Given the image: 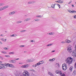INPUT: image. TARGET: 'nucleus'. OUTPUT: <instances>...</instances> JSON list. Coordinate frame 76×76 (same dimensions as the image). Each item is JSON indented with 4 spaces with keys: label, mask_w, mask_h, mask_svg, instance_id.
Masks as SVG:
<instances>
[{
    "label": "nucleus",
    "mask_w": 76,
    "mask_h": 76,
    "mask_svg": "<svg viewBox=\"0 0 76 76\" xmlns=\"http://www.w3.org/2000/svg\"><path fill=\"white\" fill-rule=\"evenodd\" d=\"M30 74L28 71L24 70L23 73V75H21L20 76H30Z\"/></svg>",
    "instance_id": "f03ea898"
},
{
    "label": "nucleus",
    "mask_w": 76,
    "mask_h": 76,
    "mask_svg": "<svg viewBox=\"0 0 76 76\" xmlns=\"http://www.w3.org/2000/svg\"><path fill=\"white\" fill-rule=\"evenodd\" d=\"M72 3V1H70L69 3L68 4H70Z\"/></svg>",
    "instance_id": "603ef678"
},
{
    "label": "nucleus",
    "mask_w": 76,
    "mask_h": 76,
    "mask_svg": "<svg viewBox=\"0 0 76 76\" xmlns=\"http://www.w3.org/2000/svg\"><path fill=\"white\" fill-rule=\"evenodd\" d=\"M9 67H11V68H14V67H15V66H14L13 64H9Z\"/></svg>",
    "instance_id": "6ab92c4d"
},
{
    "label": "nucleus",
    "mask_w": 76,
    "mask_h": 76,
    "mask_svg": "<svg viewBox=\"0 0 76 76\" xmlns=\"http://www.w3.org/2000/svg\"><path fill=\"white\" fill-rule=\"evenodd\" d=\"M17 36H18V35H17V34H12V35H10V37H17Z\"/></svg>",
    "instance_id": "aec40b11"
},
{
    "label": "nucleus",
    "mask_w": 76,
    "mask_h": 76,
    "mask_svg": "<svg viewBox=\"0 0 76 76\" xmlns=\"http://www.w3.org/2000/svg\"><path fill=\"white\" fill-rule=\"evenodd\" d=\"M56 3H63L64 1L63 0H59L58 1H55Z\"/></svg>",
    "instance_id": "ddd939ff"
},
{
    "label": "nucleus",
    "mask_w": 76,
    "mask_h": 76,
    "mask_svg": "<svg viewBox=\"0 0 76 76\" xmlns=\"http://www.w3.org/2000/svg\"><path fill=\"white\" fill-rule=\"evenodd\" d=\"M48 35H54V33L53 32H50L48 33Z\"/></svg>",
    "instance_id": "bb28decb"
},
{
    "label": "nucleus",
    "mask_w": 76,
    "mask_h": 76,
    "mask_svg": "<svg viewBox=\"0 0 76 76\" xmlns=\"http://www.w3.org/2000/svg\"><path fill=\"white\" fill-rule=\"evenodd\" d=\"M0 58H1V60H3V57L1 56H0Z\"/></svg>",
    "instance_id": "49530a36"
},
{
    "label": "nucleus",
    "mask_w": 76,
    "mask_h": 76,
    "mask_svg": "<svg viewBox=\"0 0 76 76\" xmlns=\"http://www.w3.org/2000/svg\"><path fill=\"white\" fill-rule=\"evenodd\" d=\"M2 10H3L2 9V8H0V11H2Z\"/></svg>",
    "instance_id": "8fccbe9b"
},
{
    "label": "nucleus",
    "mask_w": 76,
    "mask_h": 76,
    "mask_svg": "<svg viewBox=\"0 0 76 76\" xmlns=\"http://www.w3.org/2000/svg\"><path fill=\"white\" fill-rule=\"evenodd\" d=\"M63 70H66L67 69V64H64L62 65V67Z\"/></svg>",
    "instance_id": "423d86ee"
},
{
    "label": "nucleus",
    "mask_w": 76,
    "mask_h": 76,
    "mask_svg": "<svg viewBox=\"0 0 76 76\" xmlns=\"http://www.w3.org/2000/svg\"><path fill=\"white\" fill-rule=\"evenodd\" d=\"M68 11L70 13H72V11H71L70 10H68Z\"/></svg>",
    "instance_id": "a19ab883"
},
{
    "label": "nucleus",
    "mask_w": 76,
    "mask_h": 76,
    "mask_svg": "<svg viewBox=\"0 0 76 76\" xmlns=\"http://www.w3.org/2000/svg\"><path fill=\"white\" fill-rule=\"evenodd\" d=\"M0 44H3V42H2L0 41Z\"/></svg>",
    "instance_id": "6e6d98bb"
},
{
    "label": "nucleus",
    "mask_w": 76,
    "mask_h": 76,
    "mask_svg": "<svg viewBox=\"0 0 76 76\" xmlns=\"http://www.w3.org/2000/svg\"><path fill=\"white\" fill-rule=\"evenodd\" d=\"M56 4H52V5H51V7H52V8H53V9H54Z\"/></svg>",
    "instance_id": "b1692460"
},
{
    "label": "nucleus",
    "mask_w": 76,
    "mask_h": 76,
    "mask_svg": "<svg viewBox=\"0 0 76 76\" xmlns=\"http://www.w3.org/2000/svg\"><path fill=\"white\" fill-rule=\"evenodd\" d=\"M15 54V53L14 52H10L9 53V54L10 55V54H13L14 55Z\"/></svg>",
    "instance_id": "393cba45"
},
{
    "label": "nucleus",
    "mask_w": 76,
    "mask_h": 76,
    "mask_svg": "<svg viewBox=\"0 0 76 76\" xmlns=\"http://www.w3.org/2000/svg\"><path fill=\"white\" fill-rule=\"evenodd\" d=\"M1 41H3V42H6V40H7V39H4V38H1L0 39Z\"/></svg>",
    "instance_id": "4be33fe9"
},
{
    "label": "nucleus",
    "mask_w": 76,
    "mask_h": 76,
    "mask_svg": "<svg viewBox=\"0 0 76 76\" xmlns=\"http://www.w3.org/2000/svg\"><path fill=\"white\" fill-rule=\"evenodd\" d=\"M48 75H50V76H53V74L51 73L50 72H48Z\"/></svg>",
    "instance_id": "f704fd0d"
},
{
    "label": "nucleus",
    "mask_w": 76,
    "mask_h": 76,
    "mask_svg": "<svg viewBox=\"0 0 76 76\" xmlns=\"http://www.w3.org/2000/svg\"><path fill=\"white\" fill-rule=\"evenodd\" d=\"M34 59H27L26 60V61L27 63H31L35 61Z\"/></svg>",
    "instance_id": "0eeeda50"
},
{
    "label": "nucleus",
    "mask_w": 76,
    "mask_h": 76,
    "mask_svg": "<svg viewBox=\"0 0 76 76\" xmlns=\"http://www.w3.org/2000/svg\"><path fill=\"white\" fill-rule=\"evenodd\" d=\"M55 73L56 74L59 75L60 76L62 74V72L60 70H56L55 71Z\"/></svg>",
    "instance_id": "9d476101"
},
{
    "label": "nucleus",
    "mask_w": 76,
    "mask_h": 76,
    "mask_svg": "<svg viewBox=\"0 0 76 76\" xmlns=\"http://www.w3.org/2000/svg\"><path fill=\"white\" fill-rule=\"evenodd\" d=\"M34 20L36 22H39V21L40 20L39 19L37 18V19H34Z\"/></svg>",
    "instance_id": "c756f323"
},
{
    "label": "nucleus",
    "mask_w": 76,
    "mask_h": 76,
    "mask_svg": "<svg viewBox=\"0 0 76 76\" xmlns=\"http://www.w3.org/2000/svg\"><path fill=\"white\" fill-rule=\"evenodd\" d=\"M61 44H65V43H66V42L64 41H62L61 42Z\"/></svg>",
    "instance_id": "79ce46f5"
},
{
    "label": "nucleus",
    "mask_w": 76,
    "mask_h": 76,
    "mask_svg": "<svg viewBox=\"0 0 76 76\" xmlns=\"http://www.w3.org/2000/svg\"><path fill=\"white\" fill-rule=\"evenodd\" d=\"M3 49L5 50H9V49L7 47H4L3 48Z\"/></svg>",
    "instance_id": "7c9ffc66"
},
{
    "label": "nucleus",
    "mask_w": 76,
    "mask_h": 76,
    "mask_svg": "<svg viewBox=\"0 0 76 76\" xmlns=\"http://www.w3.org/2000/svg\"><path fill=\"white\" fill-rule=\"evenodd\" d=\"M5 32L7 33V31H5Z\"/></svg>",
    "instance_id": "e2e57ef3"
},
{
    "label": "nucleus",
    "mask_w": 76,
    "mask_h": 76,
    "mask_svg": "<svg viewBox=\"0 0 76 76\" xmlns=\"http://www.w3.org/2000/svg\"><path fill=\"white\" fill-rule=\"evenodd\" d=\"M67 51L68 53H69V54H71L72 53V51H72V48L70 47H69L67 48Z\"/></svg>",
    "instance_id": "1a4fd4ad"
},
{
    "label": "nucleus",
    "mask_w": 76,
    "mask_h": 76,
    "mask_svg": "<svg viewBox=\"0 0 76 76\" xmlns=\"http://www.w3.org/2000/svg\"><path fill=\"white\" fill-rule=\"evenodd\" d=\"M5 57H6L9 58V57H10V56L9 55H6L5 56Z\"/></svg>",
    "instance_id": "4c0bfd02"
},
{
    "label": "nucleus",
    "mask_w": 76,
    "mask_h": 76,
    "mask_svg": "<svg viewBox=\"0 0 76 76\" xmlns=\"http://www.w3.org/2000/svg\"><path fill=\"white\" fill-rule=\"evenodd\" d=\"M53 45V44H49L46 45L47 47H50Z\"/></svg>",
    "instance_id": "72a5a7b5"
},
{
    "label": "nucleus",
    "mask_w": 76,
    "mask_h": 76,
    "mask_svg": "<svg viewBox=\"0 0 76 76\" xmlns=\"http://www.w3.org/2000/svg\"><path fill=\"white\" fill-rule=\"evenodd\" d=\"M72 75H74V76H75L76 75V70H74V71L72 73Z\"/></svg>",
    "instance_id": "a878e982"
},
{
    "label": "nucleus",
    "mask_w": 76,
    "mask_h": 76,
    "mask_svg": "<svg viewBox=\"0 0 76 76\" xmlns=\"http://www.w3.org/2000/svg\"><path fill=\"white\" fill-rule=\"evenodd\" d=\"M32 66H33V67H35V65H33Z\"/></svg>",
    "instance_id": "052dcab7"
},
{
    "label": "nucleus",
    "mask_w": 76,
    "mask_h": 76,
    "mask_svg": "<svg viewBox=\"0 0 76 76\" xmlns=\"http://www.w3.org/2000/svg\"><path fill=\"white\" fill-rule=\"evenodd\" d=\"M36 3V2L35 1H31L28 2V4H33V3Z\"/></svg>",
    "instance_id": "4468645a"
},
{
    "label": "nucleus",
    "mask_w": 76,
    "mask_h": 76,
    "mask_svg": "<svg viewBox=\"0 0 76 76\" xmlns=\"http://www.w3.org/2000/svg\"><path fill=\"white\" fill-rule=\"evenodd\" d=\"M31 20V18H27L25 19L24 20V22H27L28 21Z\"/></svg>",
    "instance_id": "2eb2a0df"
},
{
    "label": "nucleus",
    "mask_w": 76,
    "mask_h": 76,
    "mask_svg": "<svg viewBox=\"0 0 76 76\" xmlns=\"http://www.w3.org/2000/svg\"><path fill=\"white\" fill-rule=\"evenodd\" d=\"M24 47H25V45H21L20 46V47L21 48Z\"/></svg>",
    "instance_id": "a18cd8bd"
},
{
    "label": "nucleus",
    "mask_w": 76,
    "mask_h": 76,
    "mask_svg": "<svg viewBox=\"0 0 76 76\" xmlns=\"http://www.w3.org/2000/svg\"><path fill=\"white\" fill-rule=\"evenodd\" d=\"M14 74L15 76H20V73L19 72V71H17L15 72L14 73Z\"/></svg>",
    "instance_id": "9b49d317"
},
{
    "label": "nucleus",
    "mask_w": 76,
    "mask_h": 76,
    "mask_svg": "<svg viewBox=\"0 0 76 76\" xmlns=\"http://www.w3.org/2000/svg\"><path fill=\"white\" fill-rule=\"evenodd\" d=\"M7 67H9V64H5L4 66H0V69H3V68L6 69L7 68Z\"/></svg>",
    "instance_id": "39448f33"
},
{
    "label": "nucleus",
    "mask_w": 76,
    "mask_h": 76,
    "mask_svg": "<svg viewBox=\"0 0 76 76\" xmlns=\"http://www.w3.org/2000/svg\"><path fill=\"white\" fill-rule=\"evenodd\" d=\"M30 42H35V41L34 40H31L30 41Z\"/></svg>",
    "instance_id": "c9c22d12"
},
{
    "label": "nucleus",
    "mask_w": 76,
    "mask_h": 76,
    "mask_svg": "<svg viewBox=\"0 0 76 76\" xmlns=\"http://www.w3.org/2000/svg\"><path fill=\"white\" fill-rule=\"evenodd\" d=\"M16 23L17 24H19V23H22V21L21 20H18L17 21Z\"/></svg>",
    "instance_id": "cd10ccee"
},
{
    "label": "nucleus",
    "mask_w": 76,
    "mask_h": 76,
    "mask_svg": "<svg viewBox=\"0 0 76 76\" xmlns=\"http://www.w3.org/2000/svg\"><path fill=\"white\" fill-rule=\"evenodd\" d=\"M0 19H1V17H0Z\"/></svg>",
    "instance_id": "69168bd1"
},
{
    "label": "nucleus",
    "mask_w": 76,
    "mask_h": 76,
    "mask_svg": "<svg viewBox=\"0 0 76 76\" xmlns=\"http://www.w3.org/2000/svg\"><path fill=\"white\" fill-rule=\"evenodd\" d=\"M75 50H73L72 53V55L74 57H76V45L75 46Z\"/></svg>",
    "instance_id": "7ed1b4c3"
},
{
    "label": "nucleus",
    "mask_w": 76,
    "mask_h": 76,
    "mask_svg": "<svg viewBox=\"0 0 76 76\" xmlns=\"http://www.w3.org/2000/svg\"><path fill=\"white\" fill-rule=\"evenodd\" d=\"M8 7H9V6L8 5L4 6V7H2V10H5V9H7V8H8Z\"/></svg>",
    "instance_id": "f3484780"
},
{
    "label": "nucleus",
    "mask_w": 76,
    "mask_h": 76,
    "mask_svg": "<svg viewBox=\"0 0 76 76\" xmlns=\"http://www.w3.org/2000/svg\"><path fill=\"white\" fill-rule=\"evenodd\" d=\"M10 63H13V64H15L16 63V60H12L11 59L9 61Z\"/></svg>",
    "instance_id": "f8f14e48"
},
{
    "label": "nucleus",
    "mask_w": 76,
    "mask_h": 76,
    "mask_svg": "<svg viewBox=\"0 0 76 76\" xmlns=\"http://www.w3.org/2000/svg\"><path fill=\"white\" fill-rule=\"evenodd\" d=\"M29 66L28 64L23 65L21 66V68H24V69H26L28 68Z\"/></svg>",
    "instance_id": "6e6552de"
},
{
    "label": "nucleus",
    "mask_w": 76,
    "mask_h": 76,
    "mask_svg": "<svg viewBox=\"0 0 76 76\" xmlns=\"http://www.w3.org/2000/svg\"><path fill=\"white\" fill-rule=\"evenodd\" d=\"M73 18H74V19H76V15H74L72 16Z\"/></svg>",
    "instance_id": "e433bc0d"
},
{
    "label": "nucleus",
    "mask_w": 76,
    "mask_h": 76,
    "mask_svg": "<svg viewBox=\"0 0 76 76\" xmlns=\"http://www.w3.org/2000/svg\"><path fill=\"white\" fill-rule=\"evenodd\" d=\"M56 6H58V7L59 9H60L61 8V7H60V5L58 4H56Z\"/></svg>",
    "instance_id": "2f4dec72"
},
{
    "label": "nucleus",
    "mask_w": 76,
    "mask_h": 76,
    "mask_svg": "<svg viewBox=\"0 0 76 76\" xmlns=\"http://www.w3.org/2000/svg\"><path fill=\"white\" fill-rule=\"evenodd\" d=\"M0 35V36H1V37H3L4 36L3 34H1Z\"/></svg>",
    "instance_id": "13d9d810"
},
{
    "label": "nucleus",
    "mask_w": 76,
    "mask_h": 76,
    "mask_svg": "<svg viewBox=\"0 0 76 76\" xmlns=\"http://www.w3.org/2000/svg\"><path fill=\"white\" fill-rule=\"evenodd\" d=\"M4 4L3 3H0V6H3Z\"/></svg>",
    "instance_id": "c03bdc74"
},
{
    "label": "nucleus",
    "mask_w": 76,
    "mask_h": 76,
    "mask_svg": "<svg viewBox=\"0 0 76 76\" xmlns=\"http://www.w3.org/2000/svg\"><path fill=\"white\" fill-rule=\"evenodd\" d=\"M73 67L71 66L69 69V70L70 72H72L73 71Z\"/></svg>",
    "instance_id": "5701e85b"
},
{
    "label": "nucleus",
    "mask_w": 76,
    "mask_h": 76,
    "mask_svg": "<svg viewBox=\"0 0 76 76\" xmlns=\"http://www.w3.org/2000/svg\"><path fill=\"white\" fill-rule=\"evenodd\" d=\"M24 53H27V51H24Z\"/></svg>",
    "instance_id": "bf43d9fd"
},
{
    "label": "nucleus",
    "mask_w": 76,
    "mask_h": 76,
    "mask_svg": "<svg viewBox=\"0 0 76 76\" xmlns=\"http://www.w3.org/2000/svg\"><path fill=\"white\" fill-rule=\"evenodd\" d=\"M65 43H70L72 42V41L69 40L68 39H66L65 40Z\"/></svg>",
    "instance_id": "a211bd4d"
},
{
    "label": "nucleus",
    "mask_w": 76,
    "mask_h": 76,
    "mask_svg": "<svg viewBox=\"0 0 76 76\" xmlns=\"http://www.w3.org/2000/svg\"><path fill=\"white\" fill-rule=\"evenodd\" d=\"M1 53L2 54H7V53L6 51H2Z\"/></svg>",
    "instance_id": "c85d7f7f"
},
{
    "label": "nucleus",
    "mask_w": 76,
    "mask_h": 76,
    "mask_svg": "<svg viewBox=\"0 0 76 76\" xmlns=\"http://www.w3.org/2000/svg\"><path fill=\"white\" fill-rule=\"evenodd\" d=\"M61 76H66L65 74L64 73H62L61 75H60Z\"/></svg>",
    "instance_id": "58836bf2"
},
{
    "label": "nucleus",
    "mask_w": 76,
    "mask_h": 76,
    "mask_svg": "<svg viewBox=\"0 0 76 76\" xmlns=\"http://www.w3.org/2000/svg\"><path fill=\"white\" fill-rule=\"evenodd\" d=\"M44 69V67H42V69Z\"/></svg>",
    "instance_id": "0e129e2a"
},
{
    "label": "nucleus",
    "mask_w": 76,
    "mask_h": 76,
    "mask_svg": "<svg viewBox=\"0 0 76 76\" xmlns=\"http://www.w3.org/2000/svg\"><path fill=\"white\" fill-rule=\"evenodd\" d=\"M19 60V58H15V60Z\"/></svg>",
    "instance_id": "5fc2aeb1"
},
{
    "label": "nucleus",
    "mask_w": 76,
    "mask_h": 76,
    "mask_svg": "<svg viewBox=\"0 0 76 76\" xmlns=\"http://www.w3.org/2000/svg\"><path fill=\"white\" fill-rule=\"evenodd\" d=\"M76 13V11L75 10L72 11V13Z\"/></svg>",
    "instance_id": "37998d69"
},
{
    "label": "nucleus",
    "mask_w": 76,
    "mask_h": 76,
    "mask_svg": "<svg viewBox=\"0 0 76 76\" xmlns=\"http://www.w3.org/2000/svg\"><path fill=\"white\" fill-rule=\"evenodd\" d=\"M55 58H53L52 59H49V61H50V62H53V61H55Z\"/></svg>",
    "instance_id": "412c9836"
},
{
    "label": "nucleus",
    "mask_w": 76,
    "mask_h": 76,
    "mask_svg": "<svg viewBox=\"0 0 76 76\" xmlns=\"http://www.w3.org/2000/svg\"><path fill=\"white\" fill-rule=\"evenodd\" d=\"M56 65L58 66V67H59L60 66V65H59V63H57L56 64Z\"/></svg>",
    "instance_id": "de8ad7c7"
},
{
    "label": "nucleus",
    "mask_w": 76,
    "mask_h": 76,
    "mask_svg": "<svg viewBox=\"0 0 76 76\" xmlns=\"http://www.w3.org/2000/svg\"><path fill=\"white\" fill-rule=\"evenodd\" d=\"M19 64H23V63L22 62H19Z\"/></svg>",
    "instance_id": "09e8293b"
},
{
    "label": "nucleus",
    "mask_w": 76,
    "mask_h": 76,
    "mask_svg": "<svg viewBox=\"0 0 76 76\" xmlns=\"http://www.w3.org/2000/svg\"><path fill=\"white\" fill-rule=\"evenodd\" d=\"M25 31H26V30H23L20 31L21 32H25Z\"/></svg>",
    "instance_id": "ea45409f"
},
{
    "label": "nucleus",
    "mask_w": 76,
    "mask_h": 76,
    "mask_svg": "<svg viewBox=\"0 0 76 76\" xmlns=\"http://www.w3.org/2000/svg\"><path fill=\"white\" fill-rule=\"evenodd\" d=\"M56 51V50H53L51 51V53H54Z\"/></svg>",
    "instance_id": "864d4df0"
},
{
    "label": "nucleus",
    "mask_w": 76,
    "mask_h": 76,
    "mask_svg": "<svg viewBox=\"0 0 76 76\" xmlns=\"http://www.w3.org/2000/svg\"><path fill=\"white\" fill-rule=\"evenodd\" d=\"M74 67H75V69H76V62L75 64Z\"/></svg>",
    "instance_id": "3c124183"
},
{
    "label": "nucleus",
    "mask_w": 76,
    "mask_h": 76,
    "mask_svg": "<svg viewBox=\"0 0 76 76\" xmlns=\"http://www.w3.org/2000/svg\"><path fill=\"white\" fill-rule=\"evenodd\" d=\"M3 64L1 63H0V66H3Z\"/></svg>",
    "instance_id": "4d7b16f0"
},
{
    "label": "nucleus",
    "mask_w": 76,
    "mask_h": 76,
    "mask_svg": "<svg viewBox=\"0 0 76 76\" xmlns=\"http://www.w3.org/2000/svg\"><path fill=\"white\" fill-rule=\"evenodd\" d=\"M65 61L66 64H71L73 62V58L71 57H68L65 59Z\"/></svg>",
    "instance_id": "f257e3e1"
},
{
    "label": "nucleus",
    "mask_w": 76,
    "mask_h": 76,
    "mask_svg": "<svg viewBox=\"0 0 76 76\" xmlns=\"http://www.w3.org/2000/svg\"><path fill=\"white\" fill-rule=\"evenodd\" d=\"M75 4H76V2H75Z\"/></svg>",
    "instance_id": "338daca9"
},
{
    "label": "nucleus",
    "mask_w": 76,
    "mask_h": 76,
    "mask_svg": "<svg viewBox=\"0 0 76 76\" xmlns=\"http://www.w3.org/2000/svg\"><path fill=\"white\" fill-rule=\"evenodd\" d=\"M44 61H40L35 65V67L37 66H39L40 65H41V64H44Z\"/></svg>",
    "instance_id": "20e7f679"
},
{
    "label": "nucleus",
    "mask_w": 76,
    "mask_h": 76,
    "mask_svg": "<svg viewBox=\"0 0 76 76\" xmlns=\"http://www.w3.org/2000/svg\"><path fill=\"white\" fill-rule=\"evenodd\" d=\"M16 13L15 11H13L10 12L9 14V15H15Z\"/></svg>",
    "instance_id": "dca6fc26"
},
{
    "label": "nucleus",
    "mask_w": 76,
    "mask_h": 76,
    "mask_svg": "<svg viewBox=\"0 0 76 76\" xmlns=\"http://www.w3.org/2000/svg\"><path fill=\"white\" fill-rule=\"evenodd\" d=\"M42 16L40 15H37L36 16V18H42Z\"/></svg>",
    "instance_id": "473e14b6"
},
{
    "label": "nucleus",
    "mask_w": 76,
    "mask_h": 76,
    "mask_svg": "<svg viewBox=\"0 0 76 76\" xmlns=\"http://www.w3.org/2000/svg\"><path fill=\"white\" fill-rule=\"evenodd\" d=\"M72 7H74V5L73 4L72 5Z\"/></svg>",
    "instance_id": "680f3d73"
}]
</instances>
